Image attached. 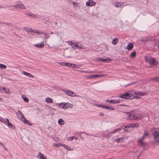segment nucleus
<instances>
[{
	"label": "nucleus",
	"instance_id": "1a4fd4ad",
	"mask_svg": "<svg viewBox=\"0 0 159 159\" xmlns=\"http://www.w3.org/2000/svg\"><path fill=\"white\" fill-rule=\"evenodd\" d=\"M97 61H102L103 62H108L110 61L111 60V59H109L108 57L107 58H105V59L102 58H101L100 57L98 58H97Z\"/></svg>",
	"mask_w": 159,
	"mask_h": 159
},
{
	"label": "nucleus",
	"instance_id": "9d476101",
	"mask_svg": "<svg viewBox=\"0 0 159 159\" xmlns=\"http://www.w3.org/2000/svg\"><path fill=\"white\" fill-rule=\"evenodd\" d=\"M151 39V38L149 36H148L144 38H141L140 41L143 42H148L150 41Z\"/></svg>",
	"mask_w": 159,
	"mask_h": 159
},
{
	"label": "nucleus",
	"instance_id": "bb28decb",
	"mask_svg": "<svg viewBox=\"0 0 159 159\" xmlns=\"http://www.w3.org/2000/svg\"><path fill=\"white\" fill-rule=\"evenodd\" d=\"M23 121L25 124H28L29 125H31V123H30L29 120H22Z\"/></svg>",
	"mask_w": 159,
	"mask_h": 159
},
{
	"label": "nucleus",
	"instance_id": "ea45409f",
	"mask_svg": "<svg viewBox=\"0 0 159 159\" xmlns=\"http://www.w3.org/2000/svg\"><path fill=\"white\" fill-rule=\"evenodd\" d=\"M104 75H93L94 78V77H103L104 76Z\"/></svg>",
	"mask_w": 159,
	"mask_h": 159
},
{
	"label": "nucleus",
	"instance_id": "f3484780",
	"mask_svg": "<svg viewBox=\"0 0 159 159\" xmlns=\"http://www.w3.org/2000/svg\"><path fill=\"white\" fill-rule=\"evenodd\" d=\"M73 106L71 104L68 103H66L65 109L71 108Z\"/></svg>",
	"mask_w": 159,
	"mask_h": 159
},
{
	"label": "nucleus",
	"instance_id": "680f3d73",
	"mask_svg": "<svg viewBox=\"0 0 159 159\" xmlns=\"http://www.w3.org/2000/svg\"><path fill=\"white\" fill-rule=\"evenodd\" d=\"M99 115L100 116H104V114H103V112H100V113L99 114Z\"/></svg>",
	"mask_w": 159,
	"mask_h": 159
},
{
	"label": "nucleus",
	"instance_id": "6e6d98bb",
	"mask_svg": "<svg viewBox=\"0 0 159 159\" xmlns=\"http://www.w3.org/2000/svg\"><path fill=\"white\" fill-rule=\"evenodd\" d=\"M96 106L98 107H101L102 108V106H103L101 104H96Z\"/></svg>",
	"mask_w": 159,
	"mask_h": 159
},
{
	"label": "nucleus",
	"instance_id": "e433bc0d",
	"mask_svg": "<svg viewBox=\"0 0 159 159\" xmlns=\"http://www.w3.org/2000/svg\"><path fill=\"white\" fill-rule=\"evenodd\" d=\"M139 144L141 146H142L144 147L146 146V143L145 142H141L139 143Z\"/></svg>",
	"mask_w": 159,
	"mask_h": 159
},
{
	"label": "nucleus",
	"instance_id": "338daca9",
	"mask_svg": "<svg viewBox=\"0 0 159 159\" xmlns=\"http://www.w3.org/2000/svg\"><path fill=\"white\" fill-rule=\"evenodd\" d=\"M102 106V108L103 109H106L107 108V106H104L103 105Z\"/></svg>",
	"mask_w": 159,
	"mask_h": 159
},
{
	"label": "nucleus",
	"instance_id": "774afa93",
	"mask_svg": "<svg viewBox=\"0 0 159 159\" xmlns=\"http://www.w3.org/2000/svg\"><path fill=\"white\" fill-rule=\"evenodd\" d=\"M73 41H70L69 42V43L70 44V45L71 46V45L73 43Z\"/></svg>",
	"mask_w": 159,
	"mask_h": 159
},
{
	"label": "nucleus",
	"instance_id": "f257e3e1",
	"mask_svg": "<svg viewBox=\"0 0 159 159\" xmlns=\"http://www.w3.org/2000/svg\"><path fill=\"white\" fill-rule=\"evenodd\" d=\"M119 97L122 99H125L126 100L133 99L134 98L133 94L128 93H125L124 94L119 96Z\"/></svg>",
	"mask_w": 159,
	"mask_h": 159
},
{
	"label": "nucleus",
	"instance_id": "c85d7f7f",
	"mask_svg": "<svg viewBox=\"0 0 159 159\" xmlns=\"http://www.w3.org/2000/svg\"><path fill=\"white\" fill-rule=\"evenodd\" d=\"M152 80L155 81L157 82H159V77H155L152 78Z\"/></svg>",
	"mask_w": 159,
	"mask_h": 159
},
{
	"label": "nucleus",
	"instance_id": "9b49d317",
	"mask_svg": "<svg viewBox=\"0 0 159 159\" xmlns=\"http://www.w3.org/2000/svg\"><path fill=\"white\" fill-rule=\"evenodd\" d=\"M120 100H111L109 102V103L112 104H116L120 103Z\"/></svg>",
	"mask_w": 159,
	"mask_h": 159
},
{
	"label": "nucleus",
	"instance_id": "3c124183",
	"mask_svg": "<svg viewBox=\"0 0 159 159\" xmlns=\"http://www.w3.org/2000/svg\"><path fill=\"white\" fill-rule=\"evenodd\" d=\"M143 138H141L139 139V140H138V142L139 143H141V142H143Z\"/></svg>",
	"mask_w": 159,
	"mask_h": 159
},
{
	"label": "nucleus",
	"instance_id": "4468645a",
	"mask_svg": "<svg viewBox=\"0 0 159 159\" xmlns=\"http://www.w3.org/2000/svg\"><path fill=\"white\" fill-rule=\"evenodd\" d=\"M6 123L5 124L7 125L9 128H11L12 127H14L13 125L9 122V120L8 119H6Z\"/></svg>",
	"mask_w": 159,
	"mask_h": 159
},
{
	"label": "nucleus",
	"instance_id": "6ab92c4d",
	"mask_svg": "<svg viewBox=\"0 0 159 159\" xmlns=\"http://www.w3.org/2000/svg\"><path fill=\"white\" fill-rule=\"evenodd\" d=\"M46 101L48 103H52V98H46L45 99Z\"/></svg>",
	"mask_w": 159,
	"mask_h": 159
},
{
	"label": "nucleus",
	"instance_id": "4d7b16f0",
	"mask_svg": "<svg viewBox=\"0 0 159 159\" xmlns=\"http://www.w3.org/2000/svg\"><path fill=\"white\" fill-rule=\"evenodd\" d=\"M111 134H112L111 133H109L107 134V136L108 137H109L110 136H111Z\"/></svg>",
	"mask_w": 159,
	"mask_h": 159
},
{
	"label": "nucleus",
	"instance_id": "7c9ffc66",
	"mask_svg": "<svg viewBox=\"0 0 159 159\" xmlns=\"http://www.w3.org/2000/svg\"><path fill=\"white\" fill-rule=\"evenodd\" d=\"M139 118V116H136L135 115L133 116L132 118L131 119H133L134 120H138Z\"/></svg>",
	"mask_w": 159,
	"mask_h": 159
},
{
	"label": "nucleus",
	"instance_id": "c03bdc74",
	"mask_svg": "<svg viewBox=\"0 0 159 159\" xmlns=\"http://www.w3.org/2000/svg\"><path fill=\"white\" fill-rule=\"evenodd\" d=\"M19 5H20V4H16V5L13 6L12 7H16V8H19Z\"/></svg>",
	"mask_w": 159,
	"mask_h": 159
},
{
	"label": "nucleus",
	"instance_id": "69168bd1",
	"mask_svg": "<svg viewBox=\"0 0 159 159\" xmlns=\"http://www.w3.org/2000/svg\"><path fill=\"white\" fill-rule=\"evenodd\" d=\"M125 126H122L119 129V130L123 129V128H124Z\"/></svg>",
	"mask_w": 159,
	"mask_h": 159
},
{
	"label": "nucleus",
	"instance_id": "bf43d9fd",
	"mask_svg": "<svg viewBox=\"0 0 159 159\" xmlns=\"http://www.w3.org/2000/svg\"><path fill=\"white\" fill-rule=\"evenodd\" d=\"M87 78L89 79H92L94 78L93 75V76H88L87 77Z\"/></svg>",
	"mask_w": 159,
	"mask_h": 159
},
{
	"label": "nucleus",
	"instance_id": "864d4df0",
	"mask_svg": "<svg viewBox=\"0 0 159 159\" xmlns=\"http://www.w3.org/2000/svg\"><path fill=\"white\" fill-rule=\"evenodd\" d=\"M66 149H67V150L69 151H72L73 150V149L70 148L68 146L67 147V148Z\"/></svg>",
	"mask_w": 159,
	"mask_h": 159
},
{
	"label": "nucleus",
	"instance_id": "6e6552de",
	"mask_svg": "<svg viewBox=\"0 0 159 159\" xmlns=\"http://www.w3.org/2000/svg\"><path fill=\"white\" fill-rule=\"evenodd\" d=\"M133 46L134 45L133 43H129L127 46L125 48L129 50H131L132 49Z\"/></svg>",
	"mask_w": 159,
	"mask_h": 159
},
{
	"label": "nucleus",
	"instance_id": "b1692460",
	"mask_svg": "<svg viewBox=\"0 0 159 159\" xmlns=\"http://www.w3.org/2000/svg\"><path fill=\"white\" fill-rule=\"evenodd\" d=\"M136 55V52L134 51L131 52L130 54V56L131 58H134L135 57Z\"/></svg>",
	"mask_w": 159,
	"mask_h": 159
},
{
	"label": "nucleus",
	"instance_id": "cd10ccee",
	"mask_svg": "<svg viewBox=\"0 0 159 159\" xmlns=\"http://www.w3.org/2000/svg\"><path fill=\"white\" fill-rule=\"evenodd\" d=\"M123 139V138H119L116 139V141L117 143H119L120 142H122Z\"/></svg>",
	"mask_w": 159,
	"mask_h": 159
},
{
	"label": "nucleus",
	"instance_id": "0e129e2a",
	"mask_svg": "<svg viewBox=\"0 0 159 159\" xmlns=\"http://www.w3.org/2000/svg\"><path fill=\"white\" fill-rule=\"evenodd\" d=\"M76 48L78 49H81V46H78L77 45V46H76Z\"/></svg>",
	"mask_w": 159,
	"mask_h": 159
},
{
	"label": "nucleus",
	"instance_id": "49530a36",
	"mask_svg": "<svg viewBox=\"0 0 159 159\" xmlns=\"http://www.w3.org/2000/svg\"><path fill=\"white\" fill-rule=\"evenodd\" d=\"M61 146H62L64 148L66 149L67 148V147H68V146L63 144H62Z\"/></svg>",
	"mask_w": 159,
	"mask_h": 159
},
{
	"label": "nucleus",
	"instance_id": "c756f323",
	"mask_svg": "<svg viewBox=\"0 0 159 159\" xmlns=\"http://www.w3.org/2000/svg\"><path fill=\"white\" fill-rule=\"evenodd\" d=\"M118 40L117 38H114L112 41V43L114 44H116L117 43Z\"/></svg>",
	"mask_w": 159,
	"mask_h": 159
},
{
	"label": "nucleus",
	"instance_id": "f8f14e48",
	"mask_svg": "<svg viewBox=\"0 0 159 159\" xmlns=\"http://www.w3.org/2000/svg\"><path fill=\"white\" fill-rule=\"evenodd\" d=\"M152 134L154 138L155 139H156L159 136V133L158 131L155 130V131L152 133Z\"/></svg>",
	"mask_w": 159,
	"mask_h": 159
},
{
	"label": "nucleus",
	"instance_id": "603ef678",
	"mask_svg": "<svg viewBox=\"0 0 159 159\" xmlns=\"http://www.w3.org/2000/svg\"><path fill=\"white\" fill-rule=\"evenodd\" d=\"M71 66V63L66 62V66L67 67H69V66Z\"/></svg>",
	"mask_w": 159,
	"mask_h": 159
},
{
	"label": "nucleus",
	"instance_id": "79ce46f5",
	"mask_svg": "<svg viewBox=\"0 0 159 159\" xmlns=\"http://www.w3.org/2000/svg\"><path fill=\"white\" fill-rule=\"evenodd\" d=\"M79 71L81 72H84L86 73H91L92 72V71H88L84 70H80Z\"/></svg>",
	"mask_w": 159,
	"mask_h": 159
},
{
	"label": "nucleus",
	"instance_id": "20e7f679",
	"mask_svg": "<svg viewBox=\"0 0 159 159\" xmlns=\"http://www.w3.org/2000/svg\"><path fill=\"white\" fill-rule=\"evenodd\" d=\"M65 93L67 95L71 97H78L79 95H76L74 92L70 90H66L64 91Z\"/></svg>",
	"mask_w": 159,
	"mask_h": 159
},
{
	"label": "nucleus",
	"instance_id": "13d9d810",
	"mask_svg": "<svg viewBox=\"0 0 159 159\" xmlns=\"http://www.w3.org/2000/svg\"><path fill=\"white\" fill-rule=\"evenodd\" d=\"M24 14L27 16H30V15H31V14H30L28 12H26V13H24Z\"/></svg>",
	"mask_w": 159,
	"mask_h": 159
},
{
	"label": "nucleus",
	"instance_id": "473e14b6",
	"mask_svg": "<svg viewBox=\"0 0 159 159\" xmlns=\"http://www.w3.org/2000/svg\"><path fill=\"white\" fill-rule=\"evenodd\" d=\"M77 44H78L77 42H76V43L74 42L71 45V46H72V47L73 48H75Z\"/></svg>",
	"mask_w": 159,
	"mask_h": 159
},
{
	"label": "nucleus",
	"instance_id": "052dcab7",
	"mask_svg": "<svg viewBox=\"0 0 159 159\" xmlns=\"http://www.w3.org/2000/svg\"><path fill=\"white\" fill-rule=\"evenodd\" d=\"M70 66L72 67L76 68V67H75V65L73 64H71V66Z\"/></svg>",
	"mask_w": 159,
	"mask_h": 159
},
{
	"label": "nucleus",
	"instance_id": "f03ea898",
	"mask_svg": "<svg viewBox=\"0 0 159 159\" xmlns=\"http://www.w3.org/2000/svg\"><path fill=\"white\" fill-rule=\"evenodd\" d=\"M151 66H157L158 63L156 59L154 58H150L147 60Z\"/></svg>",
	"mask_w": 159,
	"mask_h": 159
},
{
	"label": "nucleus",
	"instance_id": "39448f33",
	"mask_svg": "<svg viewBox=\"0 0 159 159\" xmlns=\"http://www.w3.org/2000/svg\"><path fill=\"white\" fill-rule=\"evenodd\" d=\"M10 89L3 86H0V92L2 93L8 94L9 93Z\"/></svg>",
	"mask_w": 159,
	"mask_h": 159
},
{
	"label": "nucleus",
	"instance_id": "7ed1b4c3",
	"mask_svg": "<svg viewBox=\"0 0 159 159\" xmlns=\"http://www.w3.org/2000/svg\"><path fill=\"white\" fill-rule=\"evenodd\" d=\"M16 114L18 118L20 119L21 120H26V118L24 116L20 110H18Z\"/></svg>",
	"mask_w": 159,
	"mask_h": 159
},
{
	"label": "nucleus",
	"instance_id": "58836bf2",
	"mask_svg": "<svg viewBox=\"0 0 159 159\" xmlns=\"http://www.w3.org/2000/svg\"><path fill=\"white\" fill-rule=\"evenodd\" d=\"M123 112L126 114V115H128V118H129L131 116V114L130 113H129L128 112L124 111V112Z\"/></svg>",
	"mask_w": 159,
	"mask_h": 159
},
{
	"label": "nucleus",
	"instance_id": "412c9836",
	"mask_svg": "<svg viewBox=\"0 0 159 159\" xmlns=\"http://www.w3.org/2000/svg\"><path fill=\"white\" fill-rule=\"evenodd\" d=\"M39 155H38V157H40V158L39 159H42V158H44L46 156H44V155L42 153H41L40 152H39Z\"/></svg>",
	"mask_w": 159,
	"mask_h": 159
},
{
	"label": "nucleus",
	"instance_id": "a878e982",
	"mask_svg": "<svg viewBox=\"0 0 159 159\" xmlns=\"http://www.w3.org/2000/svg\"><path fill=\"white\" fill-rule=\"evenodd\" d=\"M2 24L5 25L7 26H12V24L11 23H6L4 22H2Z\"/></svg>",
	"mask_w": 159,
	"mask_h": 159
},
{
	"label": "nucleus",
	"instance_id": "a211bd4d",
	"mask_svg": "<svg viewBox=\"0 0 159 159\" xmlns=\"http://www.w3.org/2000/svg\"><path fill=\"white\" fill-rule=\"evenodd\" d=\"M58 123L59 125H62L64 124V121L63 119H60L58 120Z\"/></svg>",
	"mask_w": 159,
	"mask_h": 159
},
{
	"label": "nucleus",
	"instance_id": "393cba45",
	"mask_svg": "<svg viewBox=\"0 0 159 159\" xmlns=\"http://www.w3.org/2000/svg\"><path fill=\"white\" fill-rule=\"evenodd\" d=\"M19 8L20 9H26V7L23 4H20Z\"/></svg>",
	"mask_w": 159,
	"mask_h": 159
},
{
	"label": "nucleus",
	"instance_id": "423d86ee",
	"mask_svg": "<svg viewBox=\"0 0 159 159\" xmlns=\"http://www.w3.org/2000/svg\"><path fill=\"white\" fill-rule=\"evenodd\" d=\"M95 4L96 2L93 1L88 0L86 2V5L89 7H91L95 5Z\"/></svg>",
	"mask_w": 159,
	"mask_h": 159
},
{
	"label": "nucleus",
	"instance_id": "8fccbe9b",
	"mask_svg": "<svg viewBox=\"0 0 159 159\" xmlns=\"http://www.w3.org/2000/svg\"><path fill=\"white\" fill-rule=\"evenodd\" d=\"M139 94L142 96H143L146 94V93H142V92H140Z\"/></svg>",
	"mask_w": 159,
	"mask_h": 159
},
{
	"label": "nucleus",
	"instance_id": "a19ab883",
	"mask_svg": "<svg viewBox=\"0 0 159 159\" xmlns=\"http://www.w3.org/2000/svg\"><path fill=\"white\" fill-rule=\"evenodd\" d=\"M32 32H33L34 33H38V31H37L36 30L33 29L32 30H31V34L33 35V34L32 33Z\"/></svg>",
	"mask_w": 159,
	"mask_h": 159
},
{
	"label": "nucleus",
	"instance_id": "2f4dec72",
	"mask_svg": "<svg viewBox=\"0 0 159 159\" xmlns=\"http://www.w3.org/2000/svg\"><path fill=\"white\" fill-rule=\"evenodd\" d=\"M131 126H132L133 129L134 127H138L139 126V125L137 124H132L131 125Z\"/></svg>",
	"mask_w": 159,
	"mask_h": 159
},
{
	"label": "nucleus",
	"instance_id": "5701e85b",
	"mask_svg": "<svg viewBox=\"0 0 159 159\" xmlns=\"http://www.w3.org/2000/svg\"><path fill=\"white\" fill-rule=\"evenodd\" d=\"M22 98L23 99L24 101L26 102H28L29 101V99L24 95L22 96Z\"/></svg>",
	"mask_w": 159,
	"mask_h": 159
},
{
	"label": "nucleus",
	"instance_id": "dca6fc26",
	"mask_svg": "<svg viewBox=\"0 0 159 159\" xmlns=\"http://www.w3.org/2000/svg\"><path fill=\"white\" fill-rule=\"evenodd\" d=\"M115 5L116 7H120L121 6V2L117 1L115 3Z\"/></svg>",
	"mask_w": 159,
	"mask_h": 159
},
{
	"label": "nucleus",
	"instance_id": "c9c22d12",
	"mask_svg": "<svg viewBox=\"0 0 159 159\" xmlns=\"http://www.w3.org/2000/svg\"><path fill=\"white\" fill-rule=\"evenodd\" d=\"M6 119H4L2 118L1 117L0 119V121L3 123L6 124Z\"/></svg>",
	"mask_w": 159,
	"mask_h": 159
},
{
	"label": "nucleus",
	"instance_id": "e2e57ef3",
	"mask_svg": "<svg viewBox=\"0 0 159 159\" xmlns=\"http://www.w3.org/2000/svg\"><path fill=\"white\" fill-rule=\"evenodd\" d=\"M29 28H26V27H25V28H24V29L25 30V31L27 32H29Z\"/></svg>",
	"mask_w": 159,
	"mask_h": 159
},
{
	"label": "nucleus",
	"instance_id": "09e8293b",
	"mask_svg": "<svg viewBox=\"0 0 159 159\" xmlns=\"http://www.w3.org/2000/svg\"><path fill=\"white\" fill-rule=\"evenodd\" d=\"M119 130H119V128H118L117 129H115L114 130V131L113 132H111V133H114L116 132L119 131Z\"/></svg>",
	"mask_w": 159,
	"mask_h": 159
},
{
	"label": "nucleus",
	"instance_id": "4be33fe9",
	"mask_svg": "<svg viewBox=\"0 0 159 159\" xmlns=\"http://www.w3.org/2000/svg\"><path fill=\"white\" fill-rule=\"evenodd\" d=\"M66 103L62 102L59 104V107L62 108H65L66 107Z\"/></svg>",
	"mask_w": 159,
	"mask_h": 159
},
{
	"label": "nucleus",
	"instance_id": "4c0bfd02",
	"mask_svg": "<svg viewBox=\"0 0 159 159\" xmlns=\"http://www.w3.org/2000/svg\"><path fill=\"white\" fill-rule=\"evenodd\" d=\"M6 66L5 65L0 64V68H6Z\"/></svg>",
	"mask_w": 159,
	"mask_h": 159
},
{
	"label": "nucleus",
	"instance_id": "72a5a7b5",
	"mask_svg": "<svg viewBox=\"0 0 159 159\" xmlns=\"http://www.w3.org/2000/svg\"><path fill=\"white\" fill-rule=\"evenodd\" d=\"M30 16L34 17V18H36L38 17L37 15L33 13L31 14Z\"/></svg>",
	"mask_w": 159,
	"mask_h": 159
},
{
	"label": "nucleus",
	"instance_id": "ddd939ff",
	"mask_svg": "<svg viewBox=\"0 0 159 159\" xmlns=\"http://www.w3.org/2000/svg\"><path fill=\"white\" fill-rule=\"evenodd\" d=\"M34 45L35 47L39 48H43L44 46V43L43 42H41L40 43L35 44Z\"/></svg>",
	"mask_w": 159,
	"mask_h": 159
},
{
	"label": "nucleus",
	"instance_id": "0eeeda50",
	"mask_svg": "<svg viewBox=\"0 0 159 159\" xmlns=\"http://www.w3.org/2000/svg\"><path fill=\"white\" fill-rule=\"evenodd\" d=\"M132 126L131 125L125 126L124 128H123V129L124 131L127 132H130L133 129H132Z\"/></svg>",
	"mask_w": 159,
	"mask_h": 159
},
{
	"label": "nucleus",
	"instance_id": "a18cd8bd",
	"mask_svg": "<svg viewBox=\"0 0 159 159\" xmlns=\"http://www.w3.org/2000/svg\"><path fill=\"white\" fill-rule=\"evenodd\" d=\"M61 145H62V143H58V144L55 143L54 144V145L55 146L60 147L61 146Z\"/></svg>",
	"mask_w": 159,
	"mask_h": 159
},
{
	"label": "nucleus",
	"instance_id": "5fc2aeb1",
	"mask_svg": "<svg viewBox=\"0 0 159 159\" xmlns=\"http://www.w3.org/2000/svg\"><path fill=\"white\" fill-rule=\"evenodd\" d=\"M3 147V148H4V149L5 150H6V151H7V148L4 146V145L3 144H2L1 145Z\"/></svg>",
	"mask_w": 159,
	"mask_h": 159
},
{
	"label": "nucleus",
	"instance_id": "aec40b11",
	"mask_svg": "<svg viewBox=\"0 0 159 159\" xmlns=\"http://www.w3.org/2000/svg\"><path fill=\"white\" fill-rule=\"evenodd\" d=\"M148 132L146 130H145L143 134L142 138L144 139L146 136H148Z\"/></svg>",
	"mask_w": 159,
	"mask_h": 159
},
{
	"label": "nucleus",
	"instance_id": "2eb2a0df",
	"mask_svg": "<svg viewBox=\"0 0 159 159\" xmlns=\"http://www.w3.org/2000/svg\"><path fill=\"white\" fill-rule=\"evenodd\" d=\"M22 73L24 75H26L28 77H31L33 78L34 77V76L29 73H27V72H25L24 71H22Z\"/></svg>",
	"mask_w": 159,
	"mask_h": 159
},
{
	"label": "nucleus",
	"instance_id": "37998d69",
	"mask_svg": "<svg viewBox=\"0 0 159 159\" xmlns=\"http://www.w3.org/2000/svg\"><path fill=\"white\" fill-rule=\"evenodd\" d=\"M66 62H59V64L60 65L62 66H66Z\"/></svg>",
	"mask_w": 159,
	"mask_h": 159
},
{
	"label": "nucleus",
	"instance_id": "f704fd0d",
	"mask_svg": "<svg viewBox=\"0 0 159 159\" xmlns=\"http://www.w3.org/2000/svg\"><path fill=\"white\" fill-rule=\"evenodd\" d=\"M106 109H107L108 110H111V111L114 110H115V109L113 107H108L107 106V107Z\"/></svg>",
	"mask_w": 159,
	"mask_h": 159
},
{
	"label": "nucleus",
	"instance_id": "de8ad7c7",
	"mask_svg": "<svg viewBox=\"0 0 159 159\" xmlns=\"http://www.w3.org/2000/svg\"><path fill=\"white\" fill-rule=\"evenodd\" d=\"M74 138V136L71 137H69L68 139L70 141L72 140Z\"/></svg>",
	"mask_w": 159,
	"mask_h": 159
}]
</instances>
